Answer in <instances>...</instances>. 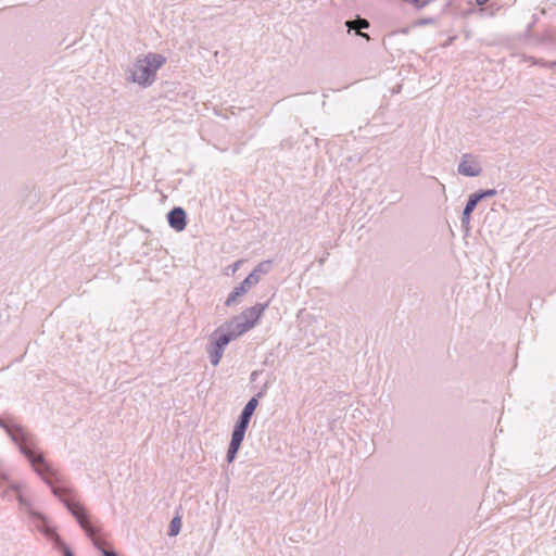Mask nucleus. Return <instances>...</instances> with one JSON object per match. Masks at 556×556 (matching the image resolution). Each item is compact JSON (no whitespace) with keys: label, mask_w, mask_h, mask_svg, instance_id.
Masks as SVG:
<instances>
[{"label":"nucleus","mask_w":556,"mask_h":556,"mask_svg":"<svg viewBox=\"0 0 556 556\" xmlns=\"http://www.w3.org/2000/svg\"><path fill=\"white\" fill-rule=\"evenodd\" d=\"M5 483L9 484V488L11 490L15 491L16 500H17L18 504L27 509L29 516L33 519L42 520L43 522H46V517L41 513L35 510L30 506V503L27 501V498L21 493L20 485L17 483L10 482L9 475L7 473V471H4L3 469H0V484H5Z\"/></svg>","instance_id":"5"},{"label":"nucleus","mask_w":556,"mask_h":556,"mask_svg":"<svg viewBox=\"0 0 556 556\" xmlns=\"http://www.w3.org/2000/svg\"><path fill=\"white\" fill-rule=\"evenodd\" d=\"M51 493L59 498L67 511L74 517L81 530L91 540L96 549L101 552L102 556H117L114 552H109L103 547L101 541V526L92 518L89 510L75 500L74 490L64 481L56 486H52Z\"/></svg>","instance_id":"2"},{"label":"nucleus","mask_w":556,"mask_h":556,"mask_svg":"<svg viewBox=\"0 0 556 556\" xmlns=\"http://www.w3.org/2000/svg\"><path fill=\"white\" fill-rule=\"evenodd\" d=\"M252 418L248 417V416H244L242 414H239L233 427H237L239 429H242L247 432L248 428H249V425H250V421H251Z\"/></svg>","instance_id":"20"},{"label":"nucleus","mask_w":556,"mask_h":556,"mask_svg":"<svg viewBox=\"0 0 556 556\" xmlns=\"http://www.w3.org/2000/svg\"><path fill=\"white\" fill-rule=\"evenodd\" d=\"M268 306L269 301L265 303H256L254 306L245 308L239 316H241L242 319L247 320L251 328H253L258 324L260 319L262 318Z\"/></svg>","instance_id":"10"},{"label":"nucleus","mask_w":556,"mask_h":556,"mask_svg":"<svg viewBox=\"0 0 556 556\" xmlns=\"http://www.w3.org/2000/svg\"><path fill=\"white\" fill-rule=\"evenodd\" d=\"M534 45H556V27H548L542 34H534Z\"/></svg>","instance_id":"13"},{"label":"nucleus","mask_w":556,"mask_h":556,"mask_svg":"<svg viewBox=\"0 0 556 556\" xmlns=\"http://www.w3.org/2000/svg\"><path fill=\"white\" fill-rule=\"evenodd\" d=\"M166 219L172 229L180 232L187 227V212L181 206H174L166 214Z\"/></svg>","instance_id":"9"},{"label":"nucleus","mask_w":556,"mask_h":556,"mask_svg":"<svg viewBox=\"0 0 556 556\" xmlns=\"http://www.w3.org/2000/svg\"><path fill=\"white\" fill-rule=\"evenodd\" d=\"M256 375H257V371H253V372L251 374V380H254V379L256 378Z\"/></svg>","instance_id":"30"},{"label":"nucleus","mask_w":556,"mask_h":556,"mask_svg":"<svg viewBox=\"0 0 556 556\" xmlns=\"http://www.w3.org/2000/svg\"><path fill=\"white\" fill-rule=\"evenodd\" d=\"M489 0H475L476 4L479 7H483Z\"/></svg>","instance_id":"29"},{"label":"nucleus","mask_w":556,"mask_h":556,"mask_svg":"<svg viewBox=\"0 0 556 556\" xmlns=\"http://www.w3.org/2000/svg\"><path fill=\"white\" fill-rule=\"evenodd\" d=\"M0 428L3 429L12 442L18 447L20 453L28 460L33 470L50 488L61 484L64 479L49 463L43 453L37 448L35 437L25 427L13 420L0 418Z\"/></svg>","instance_id":"1"},{"label":"nucleus","mask_w":556,"mask_h":556,"mask_svg":"<svg viewBox=\"0 0 556 556\" xmlns=\"http://www.w3.org/2000/svg\"><path fill=\"white\" fill-rule=\"evenodd\" d=\"M260 280L252 273H250L240 283L249 291Z\"/></svg>","instance_id":"21"},{"label":"nucleus","mask_w":556,"mask_h":556,"mask_svg":"<svg viewBox=\"0 0 556 556\" xmlns=\"http://www.w3.org/2000/svg\"><path fill=\"white\" fill-rule=\"evenodd\" d=\"M258 406V402L255 397H251L247 404L243 406L242 410L240 412V414L244 415V416H248L250 418L253 417L256 408Z\"/></svg>","instance_id":"16"},{"label":"nucleus","mask_w":556,"mask_h":556,"mask_svg":"<svg viewBox=\"0 0 556 556\" xmlns=\"http://www.w3.org/2000/svg\"><path fill=\"white\" fill-rule=\"evenodd\" d=\"M344 25L349 33L354 31L356 36L369 40V35L362 31V29H367L370 26V23L366 18H362L357 15L355 18L345 21Z\"/></svg>","instance_id":"12"},{"label":"nucleus","mask_w":556,"mask_h":556,"mask_svg":"<svg viewBox=\"0 0 556 556\" xmlns=\"http://www.w3.org/2000/svg\"><path fill=\"white\" fill-rule=\"evenodd\" d=\"M39 522L38 528L45 534H54V546L63 554V556H75L74 552L70 548V546L51 529L48 520L46 522L42 520H37Z\"/></svg>","instance_id":"11"},{"label":"nucleus","mask_w":556,"mask_h":556,"mask_svg":"<svg viewBox=\"0 0 556 556\" xmlns=\"http://www.w3.org/2000/svg\"><path fill=\"white\" fill-rule=\"evenodd\" d=\"M532 62H533V64H536V65H540L543 67L556 68V61H546L544 59L532 58Z\"/></svg>","instance_id":"23"},{"label":"nucleus","mask_w":556,"mask_h":556,"mask_svg":"<svg viewBox=\"0 0 556 556\" xmlns=\"http://www.w3.org/2000/svg\"><path fill=\"white\" fill-rule=\"evenodd\" d=\"M239 265H240V261L236 262V263H235V268H233V270H236V269L238 268V266H239Z\"/></svg>","instance_id":"31"},{"label":"nucleus","mask_w":556,"mask_h":556,"mask_svg":"<svg viewBox=\"0 0 556 556\" xmlns=\"http://www.w3.org/2000/svg\"><path fill=\"white\" fill-rule=\"evenodd\" d=\"M249 291L242 287L241 283H239V286L235 287L232 289V291L228 294L226 301H225V305L230 307L237 303H239L240 301V298L243 296L244 294H247Z\"/></svg>","instance_id":"14"},{"label":"nucleus","mask_w":556,"mask_h":556,"mask_svg":"<svg viewBox=\"0 0 556 556\" xmlns=\"http://www.w3.org/2000/svg\"><path fill=\"white\" fill-rule=\"evenodd\" d=\"M241 316H235L228 321H225L219 326L228 336H231L232 340H236L238 337L248 332L251 326L247 323V320L241 321Z\"/></svg>","instance_id":"7"},{"label":"nucleus","mask_w":556,"mask_h":556,"mask_svg":"<svg viewBox=\"0 0 556 556\" xmlns=\"http://www.w3.org/2000/svg\"><path fill=\"white\" fill-rule=\"evenodd\" d=\"M267 390H268V382H265L258 390V392L253 395L252 397H255L257 400V402H260L261 399H263L266 393H267Z\"/></svg>","instance_id":"25"},{"label":"nucleus","mask_w":556,"mask_h":556,"mask_svg":"<svg viewBox=\"0 0 556 556\" xmlns=\"http://www.w3.org/2000/svg\"><path fill=\"white\" fill-rule=\"evenodd\" d=\"M457 173L465 177L480 176L482 173V167L478 161V157L470 153L463 154L457 166Z\"/></svg>","instance_id":"6"},{"label":"nucleus","mask_w":556,"mask_h":556,"mask_svg":"<svg viewBox=\"0 0 556 556\" xmlns=\"http://www.w3.org/2000/svg\"><path fill=\"white\" fill-rule=\"evenodd\" d=\"M245 437V431L237 427L232 428L230 442L226 452V460L231 464L237 458L238 452L241 448L242 442Z\"/></svg>","instance_id":"8"},{"label":"nucleus","mask_w":556,"mask_h":556,"mask_svg":"<svg viewBox=\"0 0 556 556\" xmlns=\"http://www.w3.org/2000/svg\"><path fill=\"white\" fill-rule=\"evenodd\" d=\"M403 1L406 2V3L412 4L416 10H421L426 5H428V1L427 0H403Z\"/></svg>","instance_id":"24"},{"label":"nucleus","mask_w":556,"mask_h":556,"mask_svg":"<svg viewBox=\"0 0 556 556\" xmlns=\"http://www.w3.org/2000/svg\"><path fill=\"white\" fill-rule=\"evenodd\" d=\"M470 220H471V213H468L467 211H463L462 213V230L467 236L470 232Z\"/></svg>","instance_id":"19"},{"label":"nucleus","mask_w":556,"mask_h":556,"mask_svg":"<svg viewBox=\"0 0 556 556\" xmlns=\"http://www.w3.org/2000/svg\"><path fill=\"white\" fill-rule=\"evenodd\" d=\"M180 529H181V519L179 516H175L169 522L167 535L170 538L176 536L180 532Z\"/></svg>","instance_id":"17"},{"label":"nucleus","mask_w":556,"mask_h":556,"mask_svg":"<svg viewBox=\"0 0 556 556\" xmlns=\"http://www.w3.org/2000/svg\"><path fill=\"white\" fill-rule=\"evenodd\" d=\"M481 202L476 192L469 194L463 211L471 213L476 210L477 205Z\"/></svg>","instance_id":"18"},{"label":"nucleus","mask_w":556,"mask_h":556,"mask_svg":"<svg viewBox=\"0 0 556 556\" xmlns=\"http://www.w3.org/2000/svg\"><path fill=\"white\" fill-rule=\"evenodd\" d=\"M539 21V17L536 14H533L532 15V21L527 25V28L529 29H532L533 30V27L535 26V24L538 23Z\"/></svg>","instance_id":"28"},{"label":"nucleus","mask_w":556,"mask_h":556,"mask_svg":"<svg viewBox=\"0 0 556 556\" xmlns=\"http://www.w3.org/2000/svg\"><path fill=\"white\" fill-rule=\"evenodd\" d=\"M273 268V262L270 260H265L260 262L253 269L252 274L261 280L262 275L268 274Z\"/></svg>","instance_id":"15"},{"label":"nucleus","mask_w":556,"mask_h":556,"mask_svg":"<svg viewBox=\"0 0 556 556\" xmlns=\"http://www.w3.org/2000/svg\"><path fill=\"white\" fill-rule=\"evenodd\" d=\"M233 341L223 329L217 327L208 337L206 353L212 366H217L224 355L227 345Z\"/></svg>","instance_id":"4"},{"label":"nucleus","mask_w":556,"mask_h":556,"mask_svg":"<svg viewBox=\"0 0 556 556\" xmlns=\"http://www.w3.org/2000/svg\"><path fill=\"white\" fill-rule=\"evenodd\" d=\"M477 195L479 197V199L482 201L486 198H492L494 195L497 194V190L492 188V189H479L476 191Z\"/></svg>","instance_id":"22"},{"label":"nucleus","mask_w":556,"mask_h":556,"mask_svg":"<svg viewBox=\"0 0 556 556\" xmlns=\"http://www.w3.org/2000/svg\"><path fill=\"white\" fill-rule=\"evenodd\" d=\"M166 63V58L161 53L149 52L138 56L130 71L127 80L138 84L142 88L153 85L157 71Z\"/></svg>","instance_id":"3"},{"label":"nucleus","mask_w":556,"mask_h":556,"mask_svg":"<svg viewBox=\"0 0 556 556\" xmlns=\"http://www.w3.org/2000/svg\"><path fill=\"white\" fill-rule=\"evenodd\" d=\"M434 20L432 17H424L416 22L417 25H429L432 24Z\"/></svg>","instance_id":"27"},{"label":"nucleus","mask_w":556,"mask_h":556,"mask_svg":"<svg viewBox=\"0 0 556 556\" xmlns=\"http://www.w3.org/2000/svg\"><path fill=\"white\" fill-rule=\"evenodd\" d=\"M533 37H534L533 30L526 27L525 33L522 35L523 40L532 42Z\"/></svg>","instance_id":"26"}]
</instances>
